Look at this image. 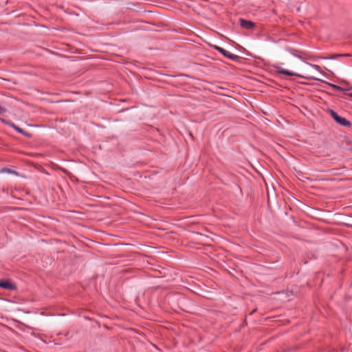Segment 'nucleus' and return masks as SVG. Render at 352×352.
<instances>
[{
  "instance_id": "nucleus-1",
  "label": "nucleus",
  "mask_w": 352,
  "mask_h": 352,
  "mask_svg": "<svg viewBox=\"0 0 352 352\" xmlns=\"http://www.w3.org/2000/svg\"><path fill=\"white\" fill-rule=\"evenodd\" d=\"M214 48L221 54H222L225 57L230 58V60H235L237 57L236 55L232 54L231 52L224 50L223 48L219 46H215Z\"/></svg>"
},
{
  "instance_id": "nucleus-2",
  "label": "nucleus",
  "mask_w": 352,
  "mask_h": 352,
  "mask_svg": "<svg viewBox=\"0 0 352 352\" xmlns=\"http://www.w3.org/2000/svg\"><path fill=\"white\" fill-rule=\"evenodd\" d=\"M240 22H241V26L243 28L246 29V30H251L255 25L254 23H253L252 21H248L245 19H241Z\"/></svg>"
},
{
  "instance_id": "nucleus-3",
  "label": "nucleus",
  "mask_w": 352,
  "mask_h": 352,
  "mask_svg": "<svg viewBox=\"0 0 352 352\" xmlns=\"http://www.w3.org/2000/svg\"><path fill=\"white\" fill-rule=\"evenodd\" d=\"M0 287L1 288L6 289H9V290H14L16 288V287L8 280L1 281Z\"/></svg>"
},
{
  "instance_id": "nucleus-4",
  "label": "nucleus",
  "mask_w": 352,
  "mask_h": 352,
  "mask_svg": "<svg viewBox=\"0 0 352 352\" xmlns=\"http://www.w3.org/2000/svg\"><path fill=\"white\" fill-rule=\"evenodd\" d=\"M335 121L338 123L339 124L344 126H350L351 123L349 121H348L346 118L341 117L338 116Z\"/></svg>"
},
{
  "instance_id": "nucleus-5",
  "label": "nucleus",
  "mask_w": 352,
  "mask_h": 352,
  "mask_svg": "<svg viewBox=\"0 0 352 352\" xmlns=\"http://www.w3.org/2000/svg\"><path fill=\"white\" fill-rule=\"evenodd\" d=\"M276 69H277V72L279 73V74H285V75L290 76H298V74H296V73H294L293 72H291V71H289L287 69L281 68L280 67H277Z\"/></svg>"
},
{
  "instance_id": "nucleus-6",
  "label": "nucleus",
  "mask_w": 352,
  "mask_h": 352,
  "mask_svg": "<svg viewBox=\"0 0 352 352\" xmlns=\"http://www.w3.org/2000/svg\"><path fill=\"white\" fill-rule=\"evenodd\" d=\"M8 125L13 128L14 130H16L17 132L25 134L23 130L21 129L20 127L17 126L16 124H14L13 122H6Z\"/></svg>"
},
{
  "instance_id": "nucleus-7",
  "label": "nucleus",
  "mask_w": 352,
  "mask_h": 352,
  "mask_svg": "<svg viewBox=\"0 0 352 352\" xmlns=\"http://www.w3.org/2000/svg\"><path fill=\"white\" fill-rule=\"evenodd\" d=\"M309 66L315 69L316 70H317L318 72H320V67L319 65H314V64H311L309 63Z\"/></svg>"
},
{
  "instance_id": "nucleus-8",
  "label": "nucleus",
  "mask_w": 352,
  "mask_h": 352,
  "mask_svg": "<svg viewBox=\"0 0 352 352\" xmlns=\"http://www.w3.org/2000/svg\"><path fill=\"white\" fill-rule=\"evenodd\" d=\"M330 115L331 116V117L333 118L334 120L338 116V113L333 110L330 111Z\"/></svg>"
},
{
  "instance_id": "nucleus-9",
  "label": "nucleus",
  "mask_w": 352,
  "mask_h": 352,
  "mask_svg": "<svg viewBox=\"0 0 352 352\" xmlns=\"http://www.w3.org/2000/svg\"><path fill=\"white\" fill-rule=\"evenodd\" d=\"M5 111H6L5 107L0 104V114L4 113Z\"/></svg>"
},
{
  "instance_id": "nucleus-10",
  "label": "nucleus",
  "mask_w": 352,
  "mask_h": 352,
  "mask_svg": "<svg viewBox=\"0 0 352 352\" xmlns=\"http://www.w3.org/2000/svg\"><path fill=\"white\" fill-rule=\"evenodd\" d=\"M349 56V54H335L333 58L338 57V56Z\"/></svg>"
},
{
  "instance_id": "nucleus-11",
  "label": "nucleus",
  "mask_w": 352,
  "mask_h": 352,
  "mask_svg": "<svg viewBox=\"0 0 352 352\" xmlns=\"http://www.w3.org/2000/svg\"><path fill=\"white\" fill-rule=\"evenodd\" d=\"M333 88L337 89V90H340L341 88L339 87V86H337V85H333Z\"/></svg>"
},
{
  "instance_id": "nucleus-12",
  "label": "nucleus",
  "mask_w": 352,
  "mask_h": 352,
  "mask_svg": "<svg viewBox=\"0 0 352 352\" xmlns=\"http://www.w3.org/2000/svg\"><path fill=\"white\" fill-rule=\"evenodd\" d=\"M307 78H309V79H314V80H318V78H317L314 77V76H309V77H307Z\"/></svg>"
},
{
  "instance_id": "nucleus-13",
  "label": "nucleus",
  "mask_w": 352,
  "mask_h": 352,
  "mask_svg": "<svg viewBox=\"0 0 352 352\" xmlns=\"http://www.w3.org/2000/svg\"><path fill=\"white\" fill-rule=\"evenodd\" d=\"M4 171H7V172H10V170H2V172H4Z\"/></svg>"
},
{
  "instance_id": "nucleus-14",
  "label": "nucleus",
  "mask_w": 352,
  "mask_h": 352,
  "mask_svg": "<svg viewBox=\"0 0 352 352\" xmlns=\"http://www.w3.org/2000/svg\"><path fill=\"white\" fill-rule=\"evenodd\" d=\"M1 120L3 122H6L4 121V120H3V119H1Z\"/></svg>"
}]
</instances>
